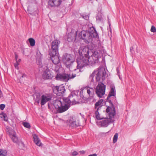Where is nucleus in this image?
Returning a JSON list of instances; mask_svg holds the SVG:
<instances>
[{
  "instance_id": "f257e3e1",
  "label": "nucleus",
  "mask_w": 156,
  "mask_h": 156,
  "mask_svg": "<svg viewBox=\"0 0 156 156\" xmlns=\"http://www.w3.org/2000/svg\"><path fill=\"white\" fill-rule=\"evenodd\" d=\"M53 105L55 109L49 105H48V108L53 113H62L68 109V107L67 105L62 106V101L59 100L57 99L55 100L53 102Z\"/></svg>"
},
{
  "instance_id": "f03ea898",
  "label": "nucleus",
  "mask_w": 156,
  "mask_h": 156,
  "mask_svg": "<svg viewBox=\"0 0 156 156\" xmlns=\"http://www.w3.org/2000/svg\"><path fill=\"white\" fill-rule=\"evenodd\" d=\"M109 118H104L103 120L97 123L98 125L101 127H107L108 125L112 122H113L115 120L113 119L114 118L115 114L114 113L108 112Z\"/></svg>"
},
{
  "instance_id": "7ed1b4c3",
  "label": "nucleus",
  "mask_w": 156,
  "mask_h": 156,
  "mask_svg": "<svg viewBox=\"0 0 156 156\" xmlns=\"http://www.w3.org/2000/svg\"><path fill=\"white\" fill-rule=\"evenodd\" d=\"M78 37L83 40L87 44L89 43L92 41V36L89 31H82L79 34Z\"/></svg>"
},
{
  "instance_id": "20e7f679",
  "label": "nucleus",
  "mask_w": 156,
  "mask_h": 156,
  "mask_svg": "<svg viewBox=\"0 0 156 156\" xmlns=\"http://www.w3.org/2000/svg\"><path fill=\"white\" fill-rule=\"evenodd\" d=\"M106 75L105 68L103 67L99 68L98 73L96 75V81L99 83H103L105 80Z\"/></svg>"
},
{
  "instance_id": "39448f33",
  "label": "nucleus",
  "mask_w": 156,
  "mask_h": 156,
  "mask_svg": "<svg viewBox=\"0 0 156 156\" xmlns=\"http://www.w3.org/2000/svg\"><path fill=\"white\" fill-rule=\"evenodd\" d=\"M106 85L103 83H98L96 88L95 92L98 96L101 98L105 94Z\"/></svg>"
},
{
  "instance_id": "423d86ee",
  "label": "nucleus",
  "mask_w": 156,
  "mask_h": 156,
  "mask_svg": "<svg viewBox=\"0 0 156 156\" xmlns=\"http://www.w3.org/2000/svg\"><path fill=\"white\" fill-rule=\"evenodd\" d=\"M90 51L89 48L83 46L80 48L79 50V54L82 56L83 58L85 57L88 58H90L89 55Z\"/></svg>"
},
{
  "instance_id": "0eeeda50",
  "label": "nucleus",
  "mask_w": 156,
  "mask_h": 156,
  "mask_svg": "<svg viewBox=\"0 0 156 156\" xmlns=\"http://www.w3.org/2000/svg\"><path fill=\"white\" fill-rule=\"evenodd\" d=\"M55 78L56 80L67 82L70 79L68 74L66 73H57Z\"/></svg>"
},
{
  "instance_id": "6e6552de",
  "label": "nucleus",
  "mask_w": 156,
  "mask_h": 156,
  "mask_svg": "<svg viewBox=\"0 0 156 156\" xmlns=\"http://www.w3.org/2000/svg\"><path fill=\"white\" fill-rule=\"evenodd\" d=\"M65 91V89L64 86H56L53 89L54 93L59 96H63Z\"/></svg>"
},
{
  "instance_id": "1a4fd4ad",
  "label": "nucleus",
  "mask_w": 156,
  "mask_h": 156,
  "mask_svg": "<svg viewBox=\"0 0 156 156\" xmlns=\"http://www.w3.org/2000/svg\"><path fill=\"white\" fill-rule=\"evenodd\" d=\"M109 98H108V97H107L106 99V102L105 103V104H106V102H108L110 104V106H106L107 108L106 110V112L107 113H108V112H111L114 113L115 114V110L114 106V105L111 100L109 99Z\"/></svg>"
},
{
  "instance_id": "9d476101",
  "label": "nucleus",
  "mask_w": 156,
  "mask_h": 156,
  "mask_svg": "<svg viewBox=\"0 0 156 156\" xmlns=\"http://www.w3.org/2000/svg\"><path fill=\"white\" fill-rule=\"evenodd\" d=\"M45 70L44 71L43 75V77L44 79H51L53 77V75L51 74V72L46 66H44Z\"/></svg>"
},
{
  "instance_id": "9b49d317",
  "label": "nucleus",
  "mask_w": 156,
  "mask_h": 156,
  "mask_svg": "<svg viewBox=\"0 0 156 156\" xmlns=\"http://www.w3.org/2000/svg\"><path fill=\"white\" fill-rule=\"evenodd\" d=\"M77 66V69H82L84 66L87 65V60H93V59H76Z\"/></svg>"
},
{
  "instance_id": "f8f14e48",
  "label": "nucleus",
  "mask_w": 156,
  "mask_h": 156,
  "mask_svg": "<svg viewBox=\"0 0 156 156\" xmlns=\"http://www.w3.org/2000/svg\"><path fill=\"white\" fill-rule=\"evenodd\" d=\"M74 95H76V94H75L74 91H72L67 98H63V101L65 103L64 105H67L68 107V109L70 107V105L71 102L70 98L73 97Z\"/></svg>"
},
{
  "instance_id": "ddd939ff",
  "label": "nucleus",
  "mask_w": 156,
  "mask_h": 156,
  "mask_svg": "<svg viewBox=\"0 0 156 156\" xmlns=\"http://www.w3.org/2000/svg\"><path fill=\"white\" fill-rule=\"evenodd\" d=\"M61 2V0H49L48 5L50 6L55 7L59 5Z\"/></svg>"
},
{
  "instance_id": "4468645a",
  "label": "nucleus",
  "mask_w": 156,
  "mask_h": 156,
  "mask_svg": "<svg viewBox=\"0 0 156 156\" xmlns=\"http://www.w3.org/2000/svg\"><path fill=\"white\" fill-rule=\"evenodd\" d=\"M49 54L51 58H59L60 57L58 53V50H51V51L49 50Z\"/></svg>"
},
{
  "instance_id": "2eb2a0df",
  "label": "nucleus",
  "mask_w": 156,
  "mask_h": 156,
  "mask_svg": "<svg viewBox=\"0 0 156 156\" xmlns=\"http://www.w3.org/2000/svg\"><path fill=\"white\" fill-rule=\"evenodd\" d=\"M51 100V98L50 96H46L44 95L41 96V106L44 105L47 102L50 101Z\"/></svg>"
},
{
  "instance_id": "dca6fc26",
  "label": "nucleus",
  "mask_w": 156,
  "mask_h": 156,
  "mask_svg": "<svg viewBox=\"0 0 156 156\" xmlns=\"http://www.w3.org/2000/svg\"><path fill=\"white\" fill-rule=\"evenodd\" d=\"M60 43L58 40H55L52 41L51 44V50H58V46Z\"/></svg>"
},
{
  "instance_id": "f3484780",
  "label": "nucleus",
  "mask_w": 156,
  "mask_h": 156,
  "mask_svg": "<svg viewBox=\"0 0 156 156\" xmlns=\"http://www.w3.org/2000/svg\"><path fill=\"white\" fill-rule=\"evenodd\" d=\"M76 34L77 32H76L75 33L72 32L69 33L68 35L67 41L69 42L72 41L74 40V37L75 40H76L77 39Z\"/></svg>"
},
{
  "instance_id": "a211bd4d",
  "label": "nucleus",
  "mask_w": 156,
  "mask_h": 156,
  "mask_svg": "<svg viewBox=\"0 0 156 156\" xmlns=\"http://www.w3.org/2000/svg\"><path fill=\"white\" fill-rule=\"evenodd\" d=\"M27 11L29 13L33 16L36 15L37 13V9H34V7L32 6H29L28 8Z\"/></svg>"
},
{
  "instance_id": "6ab92c4d",
  "label": "nucleus",
  "mask_w": 156,
  "mask_h": 156,
  "mask_svg": "<svg viewBox=\"0 0 156 156\" xmlns=\"http://www.w3.org/2000/svg\"><path fill=\"white\" fill-rule=\"evenodd\" d=\"M116 95V91L115 86H112L110 91L108 95V98H110L112 96H115Z\"/></svg>"
},
{
  "instance_id": "aec40b11",
  "label": "nucleus",
  "mask_w": 156,
  "mask_h": 156,
  "mask_svg": "<svg viewBox=\"0 0 156 156\" xmlns=\"http://www.w3.org/2000/svg\"><path fill=\"white\" fill-rule=\"evenodd\" d=\"M34 141L36 144L39 146H41L42 143L40 142V141L38 136L36 135H34L33 136Z\"/></svg>"
},
{
  "instance_id": "412c9836",
  "label": "nucleus",
  "mask_w": 156,
  "mask_h": 156,
  "mask_svg": "<svg viewBox=\"0 0 156 156\" xmlns=\"http://www.w3.org/2000/svg\"><path fill=\"white\" fill-rule=\"evenodd\" d=\"M103 99H101L99 100L98 102L95 103V104L94 108L95 109H97V108L99 107H100V109H101V107L102 106V103L103 101Z\"/></svg>"
},
{
  "instance_id": "4be33fe9",
  "label": "nucleus",
  "mask_w": 156,
  "mask_h": 156,
  "mask_svg": "<svg viewBox=\"0 0 156 156\" xmlns=\"http://www.w3.org/2000/svg\"><path fill=\"white\" fill-rule=\"evenodd\" d=\"M100 107H99L97 108V109L95 111V114L96 118L98 120H101L103 119L104 117H101L100 116V114H99L98 111L100 109Z\"/></svg>"
},
{
  "instance_id": "5701e85b",
  "label": "nucleus",
  "mask_w": 156,
  "mask_h": 156,
  "mask_svg": "<svg viewBox=\"0 0 156 156\" xmlns=\"http://www.w3.org/2000/svg\"><path fill=\"white\" fill-rule=\"evenodd\" d=\"M69 126L72 127H76L79 126L78 124H76L75 121H73L72 120H70L69 121Z\"/></svg>"
},
{
  "instance_id": "b1692460",
  "label": "nucleus",
  "mask_w": 156,
  "mask_h": 156,
  "mask_svg": "<svg viewBox=\"0 0 156 156\" xmlns=\"http://www.w3.org/2000/svg\"><path fill=\"white\" fill-rule=\"evenodd\" d=\"M105 59H102L101 62H99V59H94V64H100L101 65H104L105 64Z\"/></svg>"
},
{
  "instance_id": "393cba45",
  "label": "nucleus",
  "mask_w": 156,
  "mask_h": 156,
  "mask_svg": "<svg viewBox=\"0 0 156 156\" xmlns=\"http://www.w3.org/2000/svg\"><path fill=\"white\" fill-rule=\"evenodd\" d=\"M15 62H14V65L15 69H18V66L21 61V59H16Z\"/></svg>"
},
{
  "instance_id": "a878e982",
  "label": "nucleus",
  "mask_w": 156,
  "mask_h": 156,
  "mask_svg": "<svg viewBox=\"0 0 156 156\" xmlns=\"http://www.w3.org/2000/svg\"><path fill=\"white\" fill-rule=\"evenodd\" d=\"M10 137L11 138L12 141L14 143H17L18 142V139L16 134H13L12 135H10Z\"/></svg>"
},
{
  "instance_id": "bb28decb",
  "label": "nucleus",
  "mask_w": 156,
  "mask_h": 156,
  "mask_svg": "<svg viewBox=\"0 0 156 156\" xmlns=\"http://www.w3.org/2000/svg\"><path fill=\"white\" fill-rule=\"evenodd\" d=\"M90 32L92 35V36H93L95 38L98 37V34L96 30L93 27L92 28V31H90Z\"/></svg>"
},
{
  "instance_id": "cd10ccee",
  "label": "nucleus",
  "mask_w": 156,
  "mask_h": 156,
  "mask_svg": "<svg viewBox=\"0 0 156 156\" xmlns=\"http://www.w3.org/2000/svg\"><path fill=\"white\" fill-rule=\"evenodd\" d=\"M0 117L2 119L5 121H7L8 120L7 115L3 112L0 113Z\"/></svg>"
},
{
  "instance_id": "c85d7f7f",
  "label": "nucleus",
  "mask_w": 156,
  "mask_h": 156,
  "mask_svg": "<svg viewBox=\"0 0 156 156\" xmlns=\"http://www.w3.org/2000/svg\"><path fill=\"white\" fill-rule=\"evenodd\" d=\"M36 99L35 101L38 104H39L40 102V98L41 97V94L39 93H36L35 94Z\"/></svg>"
},
{
  "instance_id": "c756f323",
  "label": "nucleus",
  "mask_w": 156,
  "mask_h": 156,
  "mask_svg": "<svg viewBox=\"0 0 156 156\" xmlns=\"http://www.w3.org/2000/svg\"><path fill=\"white\" fill-rule=\"evenodd\" d=\"M41 59H36V63L39 66V68H42L44 67V66L42 65Z\"/></svg>"
},
{
  "instance_id": "7c9ffc66",
  "label": "nucleus",
  "mask_w": 156,
  "mask_h": 156,
  "mask_svg": "<svg viewBox=\"0 0 156 156\" xmlns=\"http://www.w3.org/2000/svg\"><path fill=\"white\" fill-rule=\"evenodd\" d=\"M71 60V59H67V60L66 62V64L67 68L70 67L73 62V61H72Z\"/></svg>"
},
{
  "instance_id": "2f4dec72",
  "label": "nucleus",
  "mask_w": 156,
  "mask_h": 156,
  "mask_svg": "<svg viewBox=\"0 0 156 156\" xmlns=\"http://www.w3.org/2000/svg\"><path fill=\"white\" fill-rule=\"evenodd\" d=\"M52 62L55 65H60L61 60L60 59H50Z\"/></svg>"
},
{
  "instance_id": "473e14b6",
  "label": "nucleus",
  "mask_w": 156,
  "mask_h": 156,
  "mask_svg": "<svg viewBox=\"0 0 156 156\" xmlns=\"http://www.w3.org/2000/svg\"><path fill=\"white\" fill-rule=\"evenodd\" d=\"M7 154V151L5 150L0 149V156H5Z\"/></svg>"
},
{
  "instance_id": "72a5a7b5",
  "label": "nucleus",
  "mask_w": 156,
  "mask_h": 156,
  "mask_svg": "<svg viewBox=\"0 0 156 156\" xmlns=\"http://www.w3.org/2000/svg\"><path fill=\"white\" fill-rule=\"evenodd\" d=\"M28 41L31 46L33 47L35 45V41L33 38H30L28 39Z\"/></svg>"
},
{
  "instance_id": "f704fd0d",
  "label": "nucleus",
  "mask_w": 156,
  "mask_h": 156,
  "mask_svg": "<svg viewBox=\"0 0 156 156\" xmlns=\"http://www.w3.org/2000/svg\"><path fill=\"white\" fill-rule=\"evenodd\" d=\"M42 55L40 52V51L37 50L36 52V57L37 58H41L42 57Z\"/></svg>"
},
{
  "instance_id": "c9c22d12",
  "label": "nucleus",
  "mask_w": 156,
  "mask_h": 156,
  "mask_svg": "<svg viewBox=\"0 0 156 156\" xmlns=\"http://www.w3.org/2000/svg\"><path fill=\"white\" fill-rule=\"evenodd\" d=\"M72 58L70 54L65 53L63 56L62 58Z\"/></svg>"
},
{
  "instance_id": "e433bc0d",
  "label": "nucleus",
  "mask_w": 156,
  "mask_h": 156,
  "mask_svg": "<svg viewBox=\"0 0 156 156\" xmlns=\"http://www.w3.org/2000/svg\"><path fill=\"white\" fill-rule=\"evenodd\" d=\"M94 71L90 75L89 79L91 82H93L94 81Z\"/></svg>"
},
{
  "instance_id": "4c0bfd02",
  "label": "nucleus",
  "mask_w": 156,
  "mask_h": 156,
  "mask_svg": "<svg viewBox=\"0 0 156 156\" xmlns=\"http://www.w3.org/2000/svg\"><path fill=\"white\" fill-rule=\"evenodd\" d=\"M94 59L93 60H87V65H94Z\"/></svg>"
},
{
  "instance_id": "58836bf2",
  "label": "nucleus",
  "mask_w": 156,
  "mask_h": 156,
  "mask_svg": "<svg viewBox=\"0 0 156 156\" xmlns=\"http://www.w3.org/2000/svg\"><path fill=\"white\" fill-rule=\"evenodd\" d=\"M23 125L25 127L30 129V124L27 122H23Z\"/></svg>"
},
{
  "instance_id": "ea45409f",
  "label": "nucleus",
  "mask_w": 156,
  "mask_h": 156,
  "mask_svg": "<svg viewBox=\"0 0 156 156\" xmlns=\"http://www.w3.org/2000/svg\"><path fill=\"white\" fill-rule=\"evenodd\" d=\"M118 137V134L117 133H116L114 136L113 138V143H115L116 142Z\"/></svg>"
},
{
  "instance_id": "a19ab883",
  "label": "nucleus",
  "mask_w": 156,
  "mask_h": 156,
  "mask_svg": "<svg viewBox=\"0 0 156 156\" xmlns=\"http://www.w3.org/2000/svg\"><path fill=\"white\" fill-rule=\"evenodd\" d=\"M90 51L91 52V53H92V54L91 55V56H92L93 55V56L95 58H98V52H94V53H93V52H92L91 51Z\"/></svg>"
},
{
  "instance_id": "79ce46f5",
  "label": "nucleus",
  "mask_w": 156,
  "mask_h": 156,
  "mask_svg": "<svg viewBox=\"0 0 156 156\" xmlns=\"http://www.w3.org/2000/svg\"><path fill=\"white\" fill-rule=\"evenodd\" d=\"M102 16L101 14L98 15L96 17V18L97 20L98 21H101L102 19Z\"/></svg>"
},
{
  "instance_id": "37998d69",
  "label": "nucleus",
  "mask_w": 156,
  "mask_h": 156,
  "mask_svg": "<svg viewBox=\"0 0 156 156\" xmlns=\"http://www.w3.org/2000/svg\"><path fill=\"white\" fill-rule=\"evenodd\" d=\"M116 71L118 75L119 76V78L120 79V68L118 67L116 68Z\"/></svg>"
},
{
  "instance_id": "c03bdc74",
  "label": "nucleus",
  "mask_w": 156,
  "mask_h": 156,
  "mask_svg": "<svg viewBox=\"0 0 156 156\" xmlns=\"http://www.w3.org/2000/svg\"><path fill=\"white\" fill-rule=\"evenodd\" d=\"M151 32H153V33H154L156 32V28L154 26H152L151 27Z\"/></svg>"
},
{
  "instance_id": "a18cd8bd",
  "label": "nucleus",
  "mask_w": 156,
  "mask_h": 156,
  "mask_svg": "<svg viewBox=\"0 0 156 156\" xmlns=\"http://www.w3.org/2000/svg\"><path fill=\"white\" fill-rule=\"evenodd\" d=\"M5 104H2L0 105V109L3 110L5 108Z\"/></svg>"
},
{
  "instance_id": "49530a36",
  "label": "nucleus",
  "mask_w": 156,
  "mask_h": 156,
  "mask_svg": "<svg viewBox=\"0 0 156 156\" xmlns=\"http://www.w3.org/2000/svg\"><path fill=\"white\" fill-rule=\"evenodd\" d=\"M83 17L84 19L86 20H88L89 18V16L88 15H83Z\"/></svg>"
},
{
  "instance_id": "de8ad7c7",
  "label": "nucleus",
  "mask_w": 156,
  "mask_h": 156,
  "mask_svg": "<svg viewBox=\"0 0 156 156\" xmlns=\"http://www.w3.org/2000/svg\"><path fill=\"white\" fill-rule=\"evenodd\" d=\"M68 75L70 79H73L76 76V74H72V75L71 76H70V74H68Z\"/></svg>"
},
{
  "instance_id": "09e8293b",
  "label": "nucleus",
  "mask_w": 156,
  "mask_h": 156,
  "mask_svg": "<svg viewBox=\"0 0 156 156\" xmlns=\"http://www.w3.org/2000/svg\"><path fill=\"white\" fill-rule=\"evenodd\" d=\"M134 51V48L132 46L130 48V51L131 53H133Z\"/></svg>"
},
{
  "instance_id": "8fccbe9b",
  "label": "nucleus",
  "mask_w": 156,
  "mask_h": 156,
  "mask_svg": "<svg viewBox=\"0 0 156 156\" xmlns=\"http://www.w3.org/2000/svg\"><path fill=\"white\" fill-rule=\"evenodd\" d=\"M78 153L76 151H74L72 153V155L73 156H75L78 154Z\"/></svg>"
},
{
  "instance_id": "3c124183",
  "label": "nucleus",
  "mask_w": 156,
  "mask_h": 156,
  "mask_svg": "<svg viewBox=\"0 0 156 156\" xmlns=\"http://www.w3.org/2000/svg\"><path fill=\"white\" fill-rule=\"evenodd\" d=\"M91 88H90L89 89H87V93L88 94L90 95L91 93Z\"/></svg>"
},
{
  "instance_id": "603ef678",
  "label": "nucleus",
  "mask_w": 156,
  "mask_h": 156,
  "mask_svg": "<svg viewBox=\"0 0 156 156\" xmlns=\"http://www.w3.org/2000/svg\"><path fill=\"white\" fill-rule=\"evenodd\" d=\"M90 91H91V94L93 95L94 93V89L92 88H91Z\"/></svg>"
},
{
  "instance_id": "864d4df0",
  "label": "nucleus",
  "mask_w": 156,
  "mask_h": 156,
  "mask_svg": "<svg viewBox=\"0 0 156 156\" xmlns=\"http://www.w3.org/2000/svg\"><path fill=\"white\" fill-rule=\"evenodd\" d=\"M27 75L25 73H23L22 74V77L23 78L25 77H27Z\"/></svg>"
},
{
  "instance_id": "5fc2aeb1",
  "label": "nucleus",
  "mask_w": 156,
  "mask_h": 156,
  "mask_svg": "<svg viewBox=\"0 0 156 156\" xmlns=\"http://www.w3.org/2000/svg\"><path fill=\"white\" fill-rule=\"evenodd\" d=\"M88 156H97V154H93L89 155H88Z\"/></svg>"
},
{
  "instance_id": "6e6d98bb",
  "label": "nucleus",
  "mask_w": 156,
  "mask_h": 156,
  "mask_svg": "<svg viewBox=\"0 0 156 156\" xmlns=\"http://www.w3.org/2000/svg\"><path fill=\"white\" fill-rule=\"evenodd\" d=\"M2 97V91L0 90V98Z\"/></svg>"
},
{
  "instance_id": "4d7b16f0",
  "label": "nucleus",
  "mask_w": 156,
  "mask_h": 156,
  "mask_svg": "<svg viewBox=\"0 0 156 156\" xmlns=\"http://www.w3.org/2000/svg\"><path fill=\"white\" fill-rule=\"evenodd\" d=\"M80 154H84L85 153V151H80Z\"/></svg>"
},
{
  "instance_id": "13d9d810",
  "label": "nucleus",
  "mask_w": 156,
  "mask_h": 156,
  "mask_svg": "<svg viewBox=\"0 0 156 156\" xmlns=\"http://www.w3.org/2000/svg\"><path fill=\"white\" fill-rule=\"evenodd\" d=\"M17 58V57L16 55V58Z\"/></svg>"
},
{
  "instance_id": "bf43d9fd",
  "label": "nucleus",
  "mask_w": 156,
  "mask_h": 156,
  "mask_svg": "<svg viewBox=\"0 0 156 156\" xmlns=\"http://www.w3.org/2000/svg\"><path fill=\"white\" fill-rule=\"evenodd\" d=\"M80 70H80V72H81V71H80Z\"/></svg>"
}]
</instances>
